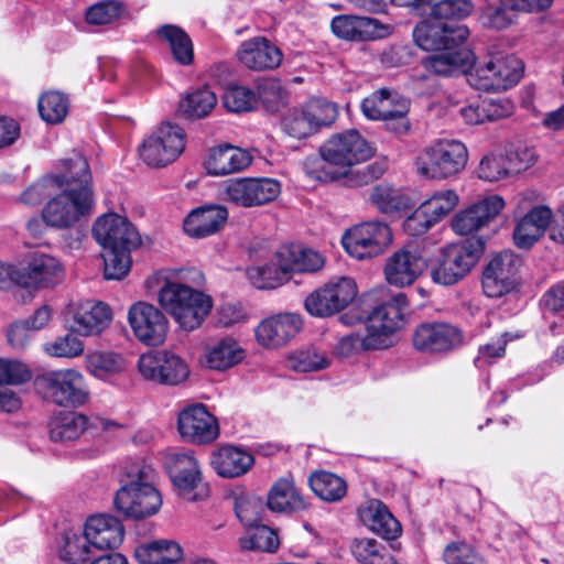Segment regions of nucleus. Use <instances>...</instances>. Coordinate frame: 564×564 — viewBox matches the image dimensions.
I'll return each mask as SVG.
<instances>
[{"mask_svg": "<svg viewBox=\"0 0 564 564\" xmlns=\"http://www.w3.org/2000/svg\"><path fill=\"white\" fill-rule=\"evenodd\" d=\"M203 282V273L193 268L170 270L163 276L158 302L184 330L200 327L213 307L212 297L198 289Z\"/></svg>", "mask_w": 564, "mask_h": 564, "instance_id": "f257e3e1", "label": "nucleus"}, {"mask_svg": "<svg viewBox=\"0 0 564 564\" xmlns=\"http://www.w3.org/2000/svg\"><path fill=\"white\" fill-rule=\"evenodd\" d=\"M468 36V28L462 24L421 22L413 30L417 46L425 51H437L424 61L425 68L442 76L467 73L474 65L473 52L460 47Z\"/></svg>", "mask_w": 564, "mask_h": 564, "instance_id": "f03ea898", "label": "nucleus"}, {"mask_svg": "<svg viewBox=\"0 0 564 564\" xmlns=\"http://www.w3.org/2000/svg\"><path fill=\"white\" fill-rule=\"evenodd\" d=\"M319 152L321 158L306 160L305 172L311 178L321 182L345 178L349 167L367 161L373 154L370 144L357 130L332 137Z\"/></svg>", "mask_w": 564, "mask_h": 564, "instance_id": "7ed1b4c3", "label": "nucleus"}, {"mask_svg": "<svg viewBox=\"0 0 564 564\" xmlns=\"http://www.w3.org/2000/svg\"><path fill=\"white\" fill-rule=\"evenodd\" d=\"M155 471L143 462L132 464L127 470V482L116 492L113 503L120 513L143 519L158 513L162 497L154 487Z\"/></svg>", "mask_w": 564, "mask_h": 564, "instance_id": "20e7f679", "label": "nucleus"}, {"mask_svg": "<svg viewBox=\"0 0 564 564\" xmlns=\"http://www.w3.org/2000/svg\"><path fill=\"white\" fill-rule=\"evenodd\" d=\"M91 186L57 188L41 212L43 223L55 229H68L94 209Z\"/></svg>", "mask_w": 564, "mask_h": 564, "instance_id": "39448f33", "label": "nucleus"}, {"mask_svg": "<svg viewBox=\"0 0 564 564\" xmlns=\"http://www.w3.org/2000/svg\"><path fill=\"white\" fill-rule=\"evenodd\" d=\"M468 161L466 145L457 140L443 139L433 142L417 156V173L429 180H447L458 175Z\"/></svg>", "mask_w": 564, "mask_h": 564, "instance_id": "423d86ee", "label": "nucleus"}, {"mask_svg": "<svg viewBox=\"0 0 564 564\" xmlns=\"http://www.w3.org/2000/svg\"><path fill=\"white\" fill-rule=\"evenodd\" d=\"M523 70V62L516 55L497 54L467 70L466 79L477 90L497 93L514 86Z\"/></svg>", "mask_w": 564, "mask_h": 564, "instance_id": "0eeeda50", "label": "nucleus"}, {"mask_svg": "<svg viewBox=\"0 0 564 564\" xmlns=\"http://www.w3.org/2000/svg\"><path fill=\"white\" fill-rule=\"evenodd\" d=\"M484 251L485 241L481 238L444 247L436 267L431 271L432 280L446 286L457 283L477 264Z\"/></svg>", "mask_w": 564, "mask_h": 564, "instance_id": "6e6552de", "label": "nucleus"}, {"mask_svg": "<svg viewBox=\"0 0 564 564\" xmlns=\"http://www.w3.org/2000/svg\"><path fill=\"white\" fill-rule=\"evenodd\" d=\"M36 387L46 400L59 406H82L89 399L87 382L76 369L48 371L36 379Z\"/></svg>", "mask_w": 564, "mask_h": 564, "instance_id": "1a4fd4ad", "label": "nucleus"}, {"mask_svg": "<svg viewBox=\"0 0 564 564\" xmlns=\"http://www.w3.org/2000/svg\"><path fill=\"white\" fill-rule=\"evenodd\" d=\"M163 465L180 497L188 501H197L208 496V488L203 482L200 465L193 453L170 451L164 456Z\"/></svg>", "mask_w": 564, "mask_h": 564, "instance_id": "9d476101", "label": "nucleus"}, {"mask_svg": "<svg viewBox=\"0 0 564 564\" xmlns=\"http://www.w3.org/2000/svg\"><path fill=\"white\" fill-rule=\"evenodd\" d=\"M50 437L54 442H70L77 440L84 433L91 436L104 434L119 435L124 431V425L101 416L88 419L76 412H59L50 421Z\"/></svg>", "mask_w": 564, "mask_h": 564, "instance_id": "9b49d317", "label": "nucleus"}, {"mask_svg": "<svg viewBox=\"0 0 564 564\" xmlns=\"http://www.w3.org/2000/svg\"><path fill=\"white\" fill-rule=\"evenodd\" d=\"M362 113L370 120H382L387 128L401 134L409 130V101L397 91L386 88L373 91L361 102Z\"/></svg>", "mask_w": 564, "mask_h": 564, "instance_id": "f8f14e48", "label": "nucleus"}, {"mask_svg": "<svg viewBox=\"0 0 564 564\" xmlns=\"http://www.w3.org/2000/svg\"><path fill=\"white\" fill-rule=\"evenodd\" d=\"M184 148L183 129L176 124L164 123L144 139L139 154L145 164L162 167L175 161Z\"/></svg>", "mask_w": 564, "mask_h": 564, "instance_id": "ddd939ff", "label": "nucleus"}, {"mask_svg": "<svg viewBox=\"0 0 564 564\" xmlns=\"http://www.w3.org/2000/svg\"><path fill=\"white\" fill-rule=\"evenodd\" d=\"M392 242V231L383 221L356 225L343 236V246L354 258L362 260L381 254Z\"/></svg>", "mask_w": 564, "mask_h": 564, "instance_id": "4468645a", "label": "nucleus"}, {"mask_svg": "<svg viewBox=\"0 0 564 564\" xmlns=\"http://www.w3.org/2000/svg\"><path fill=\"white\" fill-rule=\"evenodd\" d=\"M408 308L409 302L404 293H398L375 307L366 321L368 345L386 348L389 336L401 328Z\"/></svg>", "mask_w": 564, "mask_h": 564, "instance_id": "2eb2a0df", "label": "nucleus"}, {"mask_svg": "<svg viewBox=\"0 0 564 564\" xmlns=\"http://www.w3.org/2000/svg\"><path fill=\"white\" fill-rule=\"evenodd\" d=\"M111 321V308L94 300L72 302L65 311L68 329L79 336H98L110 326Z\"/></svg>", "mask_w": 564, "mask_h": 564, "instance_id": "dca6fc26", "label": "nucleus"}, {"mask_svg": "<svg viewBox=\"0 0 564 564\" xmlns=\"http://www.w3.org/2000/svg\"><path fill=\"white\" fill-rule=\"evenodd\" d=\"M357 295V285L352 279L340 278L315 290L305 299L308 314L328 317L344 310Z\"/></svg>", "mask_w": 564, "mask_h": 564, "instance_id": "f3484780", "label": "nucleus"}, {"mask_svg": "<svg viewBox=\"0 0 564 564\" xmlns=\"http://www.w3.org/2000/svg\"><path fill=\"white\" fill-rule=\"evenodd\" d=\"M138 370L145 380L167 386L180 384L189 375L186 362L177 355L166 350L141 355Z\"/></svg>", "mask_w": 564, "mask_h": 564, "instance_id": "a211bd4d", "label": "nucleus"}, {"mask_svg": "<svg viewBox=\"0 0 564 564\" xmlns=\"http://www.w3.org/2000/svg\"><path fill=\"white\" fill-rule=\"evenodd\" d=\"M521 258L513 251L505 250L495 256L482 273V289L488 297H500L518 284Z\"/></svg>", "mask_w": 564, "mask_h": 564, "instance_id": "6ab92c4d", "label": "nucleus"}, {"mask_svg": "<svg viewBox=\"0 0 564 564\" xmlns=\"http://www.w3.org/2000/svg\"><path fill=\"white\" fill-rule=\"evenodd\" d=\"M280 192L281 185L274 178H236L226 183L224 197L241 207H254L274 200Z\"/></svg>", "mask_w": 564, "mask_h": 564, "instance_id": "aec40b11", "label": "nucleus"}, {"mask_svg": "<svg viewBox=\"0 0 564 564\" xmlns=\"http://www.w3.org/2000/svg\"><path fill=\"white\" fill-rule=\"evenodd\" d=\"M128 322L134 336L149 346L161 345L167 334L169 321L154 305L137 302L129 308Z\"/></svg>", "mask_w": 564, "mask_h": 564, "instance_id": "412c9836", "label": "nucleus"}, {"mask_svg": "<svg viewBox=\"0 0 564 564\" xmlns=\"http://www.w3.org/2000/svg\"><path fill=\"white\" fill-rule=\"evenodd\" d=\"M97 242L104 249H134L141 238L134 226L124 217L115 213L97 218L93 227Z\"/></svg>", "mask_w": 564, "mask_h": 564, "instance_id": "4be33fe9", "label": "nucleus"}, {"mask_svg": "<svg viewBox=\"0 0 564 564\" xmlns=\"http://www.w3.org/2000/svg\"><path fill=\"white\" fill-rule=\"evenodd\" d=\"M177 429L181 436L194 444H207L219 434L216 417L204 404H191L178 413Z\"/></svg>", "mask_w": 564, "mask_h": 564, "instance_id": "5701e85b", "label": "nucleus"}, {"mask_svg": "<svg viewBox=\"0 0 564 564\" xmlns=\"http://www.w3.org/2000/svg\"><path fill=\"white\" fill-rule=\"evenodd\" d=\"M426 267L427 261L419 250L405 247L387 259L383 273L390 285L405 288L413 284Z\"/></svg>", "mask_w": 564, "mask_h": 564, "instance_id": "b1692460", "label": "nucleus"}, {"mask_svg": "<svg viewBox=\"0 0 564 564\" xmlns=\"http://www.w3.org/2000/svg\"><path fill=\"white\" fill-rule=\"evenodd\" d=\"M236 55L243 67L254 72L276 69L283 59L281 50L264 36L241 42Z\"/></svg>", "mask_w": 564, "mask_h": 564, "instance_id": "393cba45", "label": "nucleus"}, {"mask_svg": "<svg viewBox=\"0 0 564 564\" xmlns=\"http://www.w3.org/2000/svg\"><path fill=\"white\" fill-rule=\"evenodd\" d=\"M505 207L503 199L491 195L460 210L452 219V228L459 236L471 235L487 226Z\"/></svg>", "mask_w": 564, "mask_h": 564, "instance_id": "a878e982", "label": "nucleus"}, {"mask_svg": "<svg viewBox=\"0 0 564 564\" xmlns=\"http://www.w3.org/2000/svg\"><path fill=\"white\" fill-rule=\"evenodd\" d=\"M302 326L303 321L297 314H276L263 319L254 329V335L260 346L278 348L295 337Z\"/></svg>", "mask_w": 564, "mask_h": 564, "instance_id": "bb28decb", "label": "nucleus"}, {"mask_svg": "<svg viewBox=\"0 0 564 564\" xmlns=\"http://www.w3.org/2000/svg\"><path fill=\"white\" fill-rule=\"evenodd\" d=\"M462 343V332L446 323L422 324L413 335L414 347L424 352L449 351L460 346Z\"/></svg>", "mask_w": 564, "mask_h": 564, "instance_id": "cd10ccee", "label": "nucleus"}, {"mask_svg": "<svg viewBox=\"0 0 564 564\" xmlns=\"http://www.w3.org/2000/svg\"><path fill=\"white\" fill-rule=\"evenodd\" d=\"M86 540L93 550L107 551L118 547L124 536L122 523L112 516L90 517L84 527Z\"/></svg>", "mask_w": 564, "mask_h": 564, "instance_id": "c85d7f7f", "label": "nucleus"}, {"mask_svg": "<svg viewBox=\"0 0 564 564\" xmlns=\"http://www.w3.org/2000/svg\"><path fill=\"white\" fill-rule=\"evenodd\" d=\"M330 26L337 37L347 41H370L387 33V28L377 19L351 14L335 17Z\"/></svg>", "mask_w": 564, "mask_h": 564, "instance_id": "c756f323", "label": "nucleus"}, {"mask_svg": "<svg viewBox=\"0 0 564 564\" xmlns=\"http://www.w3.org/2000/svg\"><path fill=\"white\" fill-rule=\"evenodd\" d=\"M358 516L364 525L386 540L397 539L402 532L400 522L378 499H370L360 505Z\"/></svg>", "mask_w": 564, "mask_h": 564, "instance_id": "7c9ffc66", "label": "nucleus"}, {"mask_svg": "<svg viewBox=\"0 0 564 564\" xmlns=\"http://www.w3.org/2000/svg\"><path fill=\"white\" fill-rule=\"evenodd\" d=\"M308 506V498L302 494L292 476L276 480L268 492L267 507L273 512L294 513Z\"/></svg>", "mask_w": 564, "mask_h": 564, "instance_id": "2f4dec72", "label": "nucleus"}, {"mask_svg": "<svg viewBox=\"0 0 564 564\" xmlns=\"http://www.w3.org/2000/svg\"><path fill=\"white\" fill-rule=\"evenodd\" d=\"M251 161L248 151L226 144L212 148L204 166L209 175L225 176L245 170Z\"/></svg>", "mask_w": 564, "mask_h": 564, "instance_id": "473e14b6", "label": "nucleus"}, {"mask_svg": "<svg viewBox=\"0 0 564 564\" xmlns=\"http://www.w3.org/2000/svg\"><path fill=\"white\" fill-rule=\"evenodd\" d=\"M228 212L219 205L194 209L184 219V231L193 238H205L216 234L226 223Z\"/></svg>", "mask_w": 564, "mask_h": 564, "instance_id": "72a5a7b5", "label": "nucleus"}, {"mask_svg": "<svg viewBox=\"0 0 564 564\" xmlns=\"http://www.w3.org/2000/svg\"><path fill=\"white\" fill-rule=\"evenodd\" d=\"M552 212L546 206L529 210L517 224L513 231L514 243L519 248H530L550 229Z\"/></svg>", "mask_w": 564, "mask_h": 564, "instance_id": "f704fd0d", "label": "nucleus"}, {"mask_svg": "<svg viewBox=\"0 0 564 564\" xmlns=\"http://www.w3.org/2000/svg\"><path fill=\"white\" fill-rule=\"evenodd\" d=\"M65 275L63 263L51 254L36 253L28 263V276L37 288H53L62 283Z\"/></svg>", "mask_w": 564, "mask_h": 564, "instance_id": "c9c22d12", "label": "nucleus"}, {"mask_svg": "<svg viewBox=\"0 0 564 564\" xmlns=\"http://www.w3.org/2000/svg\"><path fill=\"white\" fill-rule=\"evenodd\" d=\"M275 258L282 259L288 275L292 272H315L324 267L323 256L299 245H283L275 251Z\"/></svg>", "mask_w": 564, "mask_h": 564, "instance_id": "e433bc0d", "label": "nucleus"}, {"mask_svg": "<svg viewBox=\"0 0 564 564\" xmlns=\"http://www.w3.org/2000/svg\"><path fill=\"white\" fill-rule=\"evenodd\" d=\"M253 456L235 446H224L214 452L210 464L215 471L225 478L245 475L253 465Z\"/></svg>", "mask_w": 564, "mask_h": 564, "instance_id": "4c0bfd02", "label": "nucleus"}, {"mask_svg": "<svg viewBox=\"0 0 564 564\" xmlns=\"http://www.w3.org/2000/svg\"><path fill=\"white\" fill-rule=\"evenodd\" d=\"M131 19L129 6L121 0L99 1L89 6L85 12V21L96 26L121 24Z\"/></svg>", "mask_w": 564, "mask_h": 564, "instance_id": "58836bf2", "label": "nucleus"}, {"mask_svg": "<svg viewBox=\"0 0 564 564\" xmlns=\"http://www.w3.org/2000/svg\"><path fill=\"white\" fill-rule=\"evenodd\" d=\"M53 178H61L55 182L57 188H76L82 185L91 186V174L86 159L75 153L72 158L62 160L58 171L52 173Z\"/></svg>", "mask_w": 564, "mask_h": 564, "instance_id": "ea45409f", "label": "nucleus"}, {"mask_svg": "<svg viewBox=\"0 0 564 564\" xmlns=\"http://www.w3.org/2000/svg\"><path fill=\"white\" fill-rule=\"evenodd\" d=\"M245 351L232 338H223L209 346L204 355V364L215 370H225L238 365Z\"/></svg>", "mask_w": 564, "mask_h": 564, "instance_id": "a19ab883", "label": "nucleus"}, {"mask_svg": "<svg viewBox=\"0 0 564 564\" xmlns=\"http://www.w3.org/2000/svg\"><path fill=\"white\" fill-rule=\"evenodd\" d=\"M249 282L257 289H274L283 284L289 275L283 269L282 259H272L270 263L254 264L246 270Z\"/></svg>", "mask_w": 564, "mask_h": 564, "instance_id": "79ce46f5", "label": "nucleus"}, {"mask_svg": "<svg viewBox=\"0 0 564 564\" xmlns=\"http://www.w3.org/2000/svg\"><path fill=\"white\" fill-rule=\"evenodd\" d=\"M217 104V97L204 87L188 93L178 104V112L186 119H199L208 116Z\"/></svg>", "mask_w": 564, "mask_h": 564, "instance_id": "37998d69", "label": "nucleus"}, {"mask_svg": "<svg viewBox=\"0 0 564 564\" xmlns=\"http://www.w3.org/2000/svg\"><path fill=\"white\" fill-rule=\"evenodd\" d=\"M124 368V358L112 351H93L86 356L87 371L101 380L122 372Z\"/></svg>", "mask_w": 564, "mask_h": 564, "instance_id": "c03bdc74", "label": "nucleus"}, {"mask_svg": "<svg viewBox=\"0 0 564 564\" xmlns=\"http://www.w3.org/2000/svg\"><path fill=\"white\" fill-rule=\"evenodd\" d=\"M158 34L169 43L172 55L177 63L189 65L193 62V43L185 31L176 25L167 24L161 26Z\"/></svg>", "mask_w": 564, "mask_h": 564, "instance_id": "a18cd8bd", "label": "nucleus"}, {"mask_svg": "<svg viewBox=\"0 0 564 564\" xmlns=\"http://www.w3.org/2000/svg\"><path fill=\"white\" fill-rule=\"evenodd\" d=\"M308 484L317 497L328 502L341 500L347 492L345 480L328 471L313 474L308 479Z\"/></svg>", "mask_w": 564, "mask_h": 564, "instance_id": "49530a36", "label": "nucleus"}, {"mask_svg": "<svg viewBox=\"0 0 564 564\" xmlns=\"http://www.w3.org/2000/svg\"><path fill=\"white\" fill-rule=\"evenodd\" d=\"M370 199L384 214L400 212L410 207L411 202L401 189L388 184H378L372 188Z\"/></svg>", "mask_w": 564, "mask_h": 564, "instance_id": "de8ad7c7", "label": "nucleus"}, {"mask_svg": "<svg viewBox=\"0 0 564 564\" xmlns=\"http://www.w3.org/2000/svg\"><path fill=\"white\" fill-rule=\"evenodd\" d=\"M351 553L362 564H398L386 546L375 539H356Z\"/></svg>", "mask_w": 564, "mask_h": 564, "instance_id": "09e8293b", "label": "nucleus"}, {"mask_svg": "<svg viewBox=\"0 0 564 564\" xmlns=\"http://www.w3.org/2000/svg\"><path fill=\"white\" fill-rule=\"evenodd\" d=\"M94 550L86 540V534L67 531L63 535L59 557L69 564H82L93 554Z\"/></svg>", "mask_w": 564, "mask_h": 564, "instance_id": "8fccbe9b", "label": "nucleus"}, {"mask_svg": "<svg viewBox=\"0 0 564 564\" xmlns=\"http://www.w3.org/2000/svg\"><path fill=\"white\" fill-rule=\"evenodd\" d=\"M249 533L239 539V546L246 551L275 552L280 545L278 533L264 524L253 527Z\"/></svg>", "mask_w": 564, "mask_h": 564, "instance_id": "3c124183", "label": "nucleus"}, {"mask_svg": "<svg viewBox=\"0 0 564 564\" xmlns=\"http://www.w3.org/2000/svg\"><path fill=\"white\" fill-rule=\"evenodd\" d=\"M68 98L59 91H48L39 99V111L48 123L62 122L68 113Z\"/></svg>", "mask_w": 564, "mask_h": 564, "instance_id": "603ef678", "label": "nucleus"}, {"mask_svg": "<svg viewBox=\"0 0 564 564\" xmlns=\"http://www.w3.org/2000/svg\"><path fill=\"white\" fill-rule=\"evenodd\" d=\"M131 249H104V275L107 280H120L130 270Z\"/></svg>", "mask_w": 564, "mask_h": 564, "instance_id": "864d4df0", "label": "nucleus"}, {"mask_svg": "<svg viewBox=\"0 0 564 564\" xmlns=\"http://www.w3.org/2000/svg\"><path fill=\"white\" fill-rule=\"evenodd\" d=\"M225 108L231 112H245L256 108L258 97L256 91L246 86H231L223 95Z\"/></svg>", "mask_w": 564, "mask_h": 564, "instance_id": "5fc2aeb1", "label": "nucleus"}, {"mask_svg": "<svg viewBox=\"0 0 564 564\" xmlns=\"http://www.w3.org/2000/svg\"><path fill=\"white\" fill-rule=\"evenodd\" d=\"M459 197L453 189H443L434 193L422 206L436 224L446 217L457 206Z\"/></svg>", "mask_w": 564, "mask_h": 564, "instance_id": "6e6d98bb", "label": "nucleus"}, {"mask_svg": "<svg viewBox=\"0 0 564 564\" xmlns=\"http://www.w3.org/2000/svg\"><path fill=\"white\" fill-rule=\"evenodd\" d=\"M235 510L240 522L247 529H252L261 523L265 507L259 497L246 496L236 500Z\"/></svg>", "mask_w": 564, "mask_h": 564, "instance_id": "4d7b16f0", "label": "nucleus"}, {"mask_svg": "<svg viewBox=\"0 0 564 564\" xmlns=\"http://www.w3.org/2000/svg\"><path fill=\"white\" fill-rule=\"evenodd\" d=\"M77 334L67 333L55 338L53 341L46 343L43 350L51 357L55 358H76L84 352V343L76 336Z\"/></svg>", "mask_w": 564, "mask_h": 564, "instance_id": "13d9d810", "label": "nucleus"}, {"mask_svg": "<svg viewBox=\"0 0 564 564\" xmlns=\"http://www.w3.org/2000/svg\"><path fill=\"white\" fill-rule=\"evenodd\" d=\"M290 367L300 372H310L325 369L329 366V359L316 348H308L294 352L290 359Z\"/></svg>", "mask_w": 564, "mask_h": 564, "instance_id": "bf43d9fd", "label": "nucleus"}, {"mask_svg": "<svg viewBox=\"0 0 564 564\" xmlns=\"http://www.w3.org/2000/svg\"><path fill=\"white\" fill-rule=\"evenodd\" d=\"M473 10L470 0H442L432 4L430 14L438 20H462L469 17Z\"/></svg>", "mask_w": 564, "mask_h": 564, "instance_id": "052dcab7", "label": "nucleus"}, {"mask_svg": "<svg viewBox=\"0 0 564 564\" xmlns=\"http://www.w3.org/2000/svg\"><path fill=\"white\" fill-rule=\"evenodd\" d=\"M506 165L503 153H490L481 159L477 174L484 181L497 182L510 175Z\"/></svg>", "mask_w": 564, "mask_h": 564, "instance_id": "680f3d73", "label": "nucleus"}, {"mask_svg": "<svg viewBox=\"0 0 564 564\" xmlns=\"http://www.w3.org/2000/svg\"><path fill=\"white\" fill-rule=\"evenodd\" d=\"M282 129L295 139L306 138L314 132L303 108L290 110L282 119Z\"/></svg>", "mask_w": 564, "mask_h": 564, "instance_id": "e2e57ef3", "label": "nucleus"}, {"mask_svg": "<svg viewBox=\"0 0 564 564\" xmlns=\"http://www.w3.org/2000/svg\"><path fill=\"white\" fill-rule=\"evenodd\" d=\"M303 109L311 121L313 131H316L322 126L330 124L336 117L335 106L319 99L308 101Z\"/></svg>", "mask_w": 564, "mask_h": 564, "instance_id": "0e129e2a", "label": "nucleus"}, {"mask_svg": "<svg viewBox=\"0 0 564 564\" xmlns=\"http://www.w3.org/2000/svg\"><path fill=\"white\" fill-rule=\"evenodd\" d=\"M444 560L447 564H485L481 556L465 542H452L444 550Z\"/></svg>", "mask_w": 564, "mask_h": 564, "instance_id": "69168bd1", "label": "nucleus"}, {"mask_svg": "<svg viewBox=\"0 0 564 564\" xmlns=\"http://www.w3.org/2000/svg\"><path fill=\"white\" fill-rule=\"evenodd\" d=\"M59 180L61 178H53L51 174L44 176L34 182L22 193L21 200L26 205L40 204L45 197H52V195L57 192L55 182Z\"/></svg>", "mask_w": 564, "mask_h": 564, "instance_id": "338daca9", "label": "nucleus"}, {"mask_svg": "<svg viewBox=\"0 0 564 564\" xmlns=\"http://www.w3.org/2000/svg\"><path fill=\"white\" fill-rule=\"evenodd\" d=\"M535 160L534 149L527 145L516 147L505 154L506 166H508L510 174L528 170L534 164Z\"/></svg>", "mask_w": 564, "mask_h": 564, "instance_id": "774afa93", "label": "nucleus"}]
</instances>
